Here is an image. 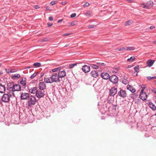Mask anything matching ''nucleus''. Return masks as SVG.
Returning a JSON list of instances; mask_svg holds the SVG:
<instances>
[{
	"instance_id": "1",
	"label": "nucleus",
	"mask_w": 156,
	"mask_h": 156,
	"mask_svg": "<svg viewBox=\"0 0 156 156\" xmlns=\"http://www.w3.org/2000/svg\"><path fill=\"white\" fill-rule=\"evenodd\" d=\"M12 96L14 97V94L13 92H8L6 94H4L1 97V101L4 103H8L10 100V98Z\"/></svg>"
},
{
	"instance_id": "2",
	"label": "nucleus",
	"mask_w": 156,
	"mask_h": 156,
	"mask_svg": "<svg viewBox=\"0 0 156 156\" xmlns=\"http://www.w3.org/2000/svg\"><path fill=\"white\" fill-rule=\"evenodd\" d=\"M10 86V88H11L12 90V91H19L21 90V87L19 84H14L13 83H9L8 84V87Z\"/></svg>"
},
{
	"instance_id": "3",
	"label": "nucleus",
	"mask_w": 156,
	"mask_h": 156,
	"mask_svg": "<svg viewBox=\"0 0 156 156\" xmlns=\"http://www.w3.org/2000/svg\"><path fill=\"white\" fill-rule=\"evenodd\" d=\"M50 78L51 79V81L53 82L58 83L60 81V78L57 73H53L52 74V75Z\"/></svg>"
},
{
	"instance_id": "4",
	"label": "nucleus",
	"mask_w": 156,
	"mask_h": 156,
	"mask_svg": "<svg viewBox=\"0 0 156 156\" xmlns=\"http://www.w3.org/2000/svg\"><path fill=\"white\" fill-rule=\"evenodd\" d=\"M28 98L29 100L28 101V106L30 107L32 105L35 104L36 100L35 97L32 96Z\"/></svg>"
},
{
	"instance_id": "5",
	"label": "nucleus",
	"mask_w": 156,
	"mask_h": 156,
	"mask_svg": "<svg viewBox=\"0 0 156 156\" xmlns=\"http://www.w3.org/2000/svg\"><path fill=\"white\" fill-rule=\"evenodd\" d=\"M109 79L114 84L116 83L118 81V77L114 75L110 76Z\"/></svg>"
},
{
	"instance_id": "6",
	"label": "nucleus",
	"mask_w": 156,
	"mask_h": 156,
	"mask_svg": "<svg viewBox=\"0 0 156 156\" xmlns=\"http://www.w3.org/2000/svg\"><path fill=\"white\" fill-rule=\"evenodd\" d=\"M58 74L60 79L66 76V73L65 70L62 69V67L58 71Z\"/></svg>"
},
{
	"instance_id": "7",
	"label": "nucleus",
	"mask_w": 156,
	"mask_h": 156,
	"mask_svg": "<svg viewBox=\"0 0 156 156\" xmlns=\"http://www.w3.org/2000/svg\"><path fill=\"white\" fill-rule=\"evenodd\" d=\"M117 92V89L115 87H112L109 90V95L110 96H114Z\"/></svg>"
},
{
	"instance_id": "8",
	"label": "nucleus",
	"mask_w": 156,
	"mask_h": 156,
	"mask_svg": "<svg viewBox=\"0 0 156 156\" xmlns=\"http://www.w3.org/2000/svg\"><path fill=\"white\" fill-rule=\"evenodd\" d=\"M118 94L119 96L123 98L126 97L127 95L126 91L122 89H120V90L118 92Z\"/></svg>"
},
{
	"instance_id": "9",
	"label": "nucleus",
	"mask_w": 156,
	"mask_h": 156,
	"mask_svg": "<svg viewBox=\"0 0 156 156\" xmlns=\"http://www.w3.org/2000/svg\"><path fill=\"white\" fill-rule=\"evenodd\" d=\"M140 98L143 101L145 100L147 98V95L145 92H140L139 95Z\"/></svg>"
},
{
	"instance_id": "10",
	"label": "nucleus",
	"mask_w": 156,
	"mask_h": 156,
	"mask_svg": "<svg viewBox=\"0 0 156 156\" xmlns=\"http://www.w3.org/2000/svg\"><path fill=\"white\" fill-rule=\"evenodd\" d=\"M29 97V94L27 93H22L20 95V98L22 100H27Z\"/></svg>"
},
{
	"instance_id": "11",
	"label": "nucleus",
	"mask_w": 156,
	"mask_h": 156,
	"mask_svg": "<svg viewBox=\"0 0 156 156\" xmlns=\"http://www.w3.org/2000/svg\"><path fill=\"white\" fill-rule=\"evenodd\" d=\"M82 69L85 73H88L90 71V66L87 65H84L83 66Z\"/></svg>"
},
{
	"instance_id": "12",
	"label": "nucleus",
	"mask_w": 156,
	"mask_h": 156,
	"mask_svg": "<svg viewBox=\"0 0 156 156\" xmlns=\"http://www.w3.org/2000/svg\"><path fill=\"white\" fill-rule=\"evenodd\" d=\"M101 76L102 78L105 80L109 79L110 77L109 74L106 73H101Z\"/></svg>"
},
{
	"instance_id": "13",
	"label": "nucleus",
	"mask_w": 156,
	"mask_h": 156,
	"mask_svg": "<svg viewBox=\"0 0 156 156\" xmlns=\"http://www.w3.org/2000/svg\"><path fill=\"white\" fill-rule=\"evenodd\" d=\"M39 87L40 90L45 89L46 87V84L44 82H40L39 84Z\"/></svg>"
},
{
	"instance_id": "14",
	"label": "nucleus",
	"mask_w": 156,
	"mask_h": 156,
	"mask_svg": "<svg viewBox=\"0 0 156 156\" xmlns=\"http://www.w3.org/2000/svg\"><path fill=\"white\" fill-rule=\"evenodd\" d=\"M44 92L40 90H37V92L36 94V95L38 98H40L44 96Z\"/></svg>"
},
{
	"instance_id": "15",
	"label": "nucleus",
	"mask_w": 156,
	"mask_h": 156,
	"mask_svg": "<svg viewBox=\"0 0 156 156\" xmlns=\"http://www.w3.org/2000/svg\"><path fill=\"white\" fill-rule=\"evenodd\" d=\"M20 83L22 86H24L26 84V79L24 77H22L20 81Z\"/></svg>"
},
{
	"instance_id": "16",
	"label": "nucleus",
	"mask_w": 156,
	"mask_h": 156,
	"mask_svg": "<svg viewBox=\"0 0 156 156\" xmlns=\"http://www.w3.org/2000/svg\"><path fill=\"white\" fill-rule=\"evenodd\" d=\"M29 92L31 93L36 94L37 91V89L36 87H34L33 88H29Z\"/></svg>"
},
{
	"instance_id": "17",
	"label": "nucleus",
	"mask_w": 156,
	"mask_h": 156,
	"mask_svg": "<svg viewBox=\"0 0 156 156\" xmlns=\"http://www.w3.org/2000/svg\"><path fill=\"white\" fill-rule=\"evenodd\" d=\"M90 75L93 77L96 78L98 76V73L95 70H93L90 73Z\"/></svg>"
},
{
	"instance_id": "18",
	"label": "nucleus",
	"mask_w": 156,
	"mask_h": 156,
	"mask_svg": "<svg viewBox=\"0 0 156 156\" xmlns=\"http://www.w3.org/2000/svg\"><path fill=\"white\" fill-rule=\"evenodd\" d=\"M127 89L133 93H134L136 91V89L133 88L132 86L129 85H127Z\"/></svg>"
},
{
	"instance_id": "19",
	"label": "nucleus",
	"mask_w": 156,
	"mask_h": 156,
	"mask_svg": "<svg viewBox=\"0 0 156 156\" xmlns=\"http://www.w3.org/2000/svg\"><path fill=\"white\" fill-rule=\"evenodd\" d=\"M154 62V60H152L150 59H149L147 61V63L148 67H151L153 64Z\"/></svg>"
},
{
	"instance_id": "20",
	"label": "nucleus",
	"mask_w": 156,
	"mask_h": 156,
	"mask_svg": "<svg viewBox=\"0 0 156 156\" xmlns=\"http://www.w3.org/2000/svg\"><path fill=\"white\" fill-rule=\"evenodd\" d=\"M20 77V76L19 74H12L11 75L12 78L13 80L18 79Z\"/></svg>"
},
{
	"instance_id": "21",
	"label": "nucleus",
	"mask_w": 156,
	"mask_h": 156,
	"mask_svg": "<svg viewBox=\"0 0 156 156\" xmlns=\"http://www.w3.org/2000/svg\"><path fill=\"white\" fill-rule=\"evenodd\" d=\"M5 90V87L4 85L0 84V93H4Z\"/></svg>"
},
{
	"instance_id": "22",
	"label": "nucleus",
	"mask_w": 156,
	"mask_h": 156,
	"mask_svg": "<svg viewBox=\"0 0 156 156\" xmlns=\"http://www.w3.org/2000/svg\"><path fill=\"white\" fill-rule=\"evenodd\" d=\"M149 107L152 110H156V106L151 102H150L148 104Z\"/></svg>"
},
{
	"instance_id": "23",
	"label": "nucleus",
	"mask_w": 156,
	"mask_h": 156,
	"mask_svg": "<svg viewBox=\"0 0 156 156\" xmlns=\"http://www.w3.org/2000/svg\"><path fill=\"white\" fill-rule=\"evenodd\" d=\"M44 82L46 83H52V80L50 77L45 78L44 79Z\"/></svg>"
},
{
	"instance_id": "24",
	"label": "nucleus",
	"mask_w": 156,
	"mask_h": 156,
	"mask_svg": "<svg viewBox=\"0 0 156 156\" xmlns=\"http://www.w3.org/2000/svg\"><path fill=\"white\" fill-rule=\"evenodd\" d=\"M147 6H149V8L150 9L151 7L153 6V3L152 2L150 1H148L146 3Z\"/></svg>"
},
{
	"instance_id": "25",
	"label": "nucleus",
	"mask_w": 156,
	"mask_h": 156,
	"mask_svg": "<svg viewBox=\"0 0 156 156\" xmlns=\"http://www.w3.org/2000/svg\"><path fill=\"white\" fill-rule=\"evenodd\" d=\"M90 67L93 68L94 69H97L99 68L98 66V65L96 64H90Z\"/></svg>"
},
{
	"instance_id": "26",
	"label": "nucleus",
	"mask_w": 156,
	"mask_h": 156,
	"mask_svg": "<svg viewBox=\"0 0 156 156\" xmlns=\"http://www.w3.org/2000/svg\"><path fill=\"white\" fill-rule=\"evenodd\" d=\"M122 82L125 84H126L128 83V81L125 78H123L122 80Z\"/></svg>"
},
{
	"instance_id": "27",
	"label": "nucleus",
	"mask_w": 156,
	"mask_h": 156,
	"mask_svg": "<svg viewBox=\"0 0 156 156\" xmlns=\"http://www.w3.org/2000/svg\"><path fill=\"white\" fill-rule=\"evenodd\" d=\"M135 59V58L134 56H132L130 58L127 59V62H133Z\"/></svg>"
},
{
	"instance_id": "28",
	"label": "nucleus",
	"mask_w": 156,
	"mask_h": 156,
	"mask_svg": "<svg viewBox=\"0 0 156 156\" xmlns=\"http://www.w3.org/2000/svg\"><path fill=\"white\" fill-rule=\"evenodd\" d=\"M135 48L133 47H129L126 48V50L127 51L133 50L135 49Z\"/></svg>"
},
{
	"instance_id": "29",
	"label": "nucleus",
	"mask_w": 156,
	"mask_h": 156,
	"mask_svg": "<svg viewBox=\"0 0 156 156\" xmlns=\"http://www.w3.org/2000/svg\"><path fill=\"white\" fill-rule=\"evenodd\" d=\"M60 69H61V67H59L52 69V71L53 72H56L57 71H59Z\"/></svg>"
},
{
	"instance_id": "30",
	"label": "nucleus",
	"mask_w": 156,
	"mask_h": 156,
	"mask_svg": "<svg viewBox=\"0 0 156 156\" xmlns=\"http://www.w3.org/2000/svg\"><path fill=\"white\" fill-rule=\"evenodd\" d=\"M97 64L99 66L104 67L105 66V64L104 63L97 62Z\"/></svg>"
},
{
	"instance_id": "31",
	"label": "nucleus",
	"mask_w": 156,
	"mask_h": 156,
	"mask_svg": "<svg viewBox=\"0 0 156 156\" xmlns=\"http://www.w3.org/2000/svg\"><path fill=\"white\" fill-rule=\"evenodd\" d=\"M141 87L142 88V89L140 90V92H144V89L147 88L146 85H145L144 84H142L141 85Z\"/></svg>"
},
{
	"instance_id": "32",
	"label": "nucleus",
	"mask_w": 156,
	"mask_h": 156,
	"mask_svg": "<svg viewBox=\"0 0 156 156\" xmlns=\"http://www.w3.org/2000/svg\"><path fill=\"white\" fill-rule=\"evenodd\" d=\"M133 23L132 21L131 20H129L126 23V26H129L130 25Z\"/></svg>"
},
{
	"instance_id": "33",
	"label": "nucleus",
	"mask_w": 156,
	"mask_h": 156,
	"mask_svg": "<svg viewBox=\"0 0 156 156\" xmlns=\"http://www.w3.org/2000/svg\"><path fill=\"white\" fill-rule=\"evenodd\" d=\"M41 64L39 62H35L33 64V66L36 67H39L41 66Z\"/></svg>"
},
{
	"instance_id": "34",
	"label": "nucleus",
	"mask_w": 156,
	"mask_h": 156,
	"mask_svg": "<svg viewBox=\"0 0 156 156\" xmlns=\"http://www.w3.org/2000/svg\"><path fill=\"white\" fill-rule=\"evenodd\" d=\"M147 78L149 80H151L156 79V76H154L153 77L149 76H147Z\"/></svg>"
},
{
	"instance_id": "35",
	"label": "nucleus",
	"mask_w": 156,
	"mask_h": 156,
	"mask_svg": "<svg viewBox=\"0 0 156 156\" xmlns=\"http://www.w3.org/2000/svg\"><path fill=\"white\" fill-rule=\"evenodd\" d=\"M77 63H73L69 65V67L70 68H72L75 66H76Z\"/></svg>"
},
{
	"instance_id": "36",
	"label": "nucleus",
	"mask_w": 156,
	"mask_h": 156,
	"mask_svg": "<svg viewBox=\"0 0 156 156\" xmlns=\"http://www.w3.org/2000/svg\"><path fill=\"white\" fill-rule=\"evenodd\" d=\"M134 70L136 72H138L139 70V66H136L134 68Z\"/></svg>"
},
{
	"instance_id": "37",
	"label": "nucleus",
	"mask_w": 156,
	"mask_h": 156,
	"mask_svg": "<svg viewBox=\"0 0 156 156\" xmlns=\"http://www.w3.org/2000/svg\"><path fill=\"white\" fill-rule=\"evenodd\" d=\"M5 70L6 73H12V71H11V69H6Z\"/></svg>"
},
{
	"instance_id": "38",
	"label": "nucleus",
	"mask_w": 156,
	"mask_h": 156,
	"mask_svg": "<svg viewBox=\"0 0 156 156\" xmlns=\"http://www.w3.org/2000/svg\"><path fill=\"white\" fill-rule=\"evenodd\" d=\"M37 73H35L30 76V78L31 79H33L34 77H35L37 74Z\"/></svg>"
},
{
	"instance_id": "39",
	"label": "nucleus",
	"mask_w": 156,
	"mask_h": 156,
	"mask_svg": "<svg viewBox=\"0 0 156 156\" xmlns=\"http://www.w3.org/2000/svg\"><path fill=\"white\" fill-rule=\"evenodd\" d=\"M76 22L74 21H73L71 23H68V24H70L71 26H73L76 25L75 24Z\"/></svg>"
},
{
	"instance_id": "40",
	"label": "nucleus",
	"mask_w": 156,
	"mask_h": 156,
	"mask_svg": "<svg viewBox=\"0 0 156 156\" xmlns=\"http://www.w3.org/2000/svg\"><path fill=\"white\" fill-rule=\"evenodd\" d=\"M117 49L118 51H122L126 50V48H125L124 47H122V48H118Z\"/></svg>"
},
{
	"instance_id": "41",
	"label": "nucleus",
	"mask_w": 156,
	"mask_h": 156,
	"mask_svg": "<svg viewBox=\"0 0 156 156\" xmlns=\"http://www.w3.org/2000/svg\"><path fill=\"white\" fill-rule=\"evenodd\" d=\"M143 8L146 9H149V6H147L146 4H143Z\"/></svg>"
},
{
	"instance_id": "42",
	"label": "nucleus",
	"mask_w": 156,
	"mask_h": 156,
	"mask_svg": "<svg viewBox=\"0 0 156 156\" xmlns=\"http://www.w3.org/2000/svg\"><path fill=\"white\" fill-rule=\"evenodd\" d=\"M56 1L52 2L50 3V5H54L56 4Z\"/></svg>"
},
{
	"instance_id": "43",
	"label": "nucleus",
	"mask_w": 156,
	"mask_h": 156,
	"mask_svg": "<svg viewBox=\"0 0 156 156\" xmlns=\"http://www.w3.org/2000/svg\"><path fill=\"white\" fill-rule=\"evenodd\" d=\"M90 14H91L90 12L89 11H87V12H86V15L90 16Z\"/></svg>"
},
{
	"instance_id": "44",
	"label": "nucleus",
	"mask_w": 156,
	"mask_h": 156,
	"mask_svg": "<svg viewBox=\"0 0 156 156\" xmlns=\"http://www.w3.org/2000/svg\"><path fill=\"white\" fill-rule=\"evenodd\" d=\"M48 38H44L42 39L41 41L42 42H45L48 41Z\"/></svg>"
},
{
	"instance_id": "45",
	"label": "nucleus",
	"mask_w": 156,
	"mask_h": 156,
	"mask_svg": "<svg viewBox=\"0 0 156 156\" xmlns=\"http://www.w3.org/2000/svg\"><path fill=\"white\" fill-rule=\"evenodd\" d=\"M76 16V13H73V14H72L71 16H70V17L71 18H73V17H75Z\"/></svg>"
},
{
	"instance_id": "46",
	"label": "nucleus",
	"mask_w": 156,
	"mask_h": 156,
	"mask_svg": "<svg viewBox=\"0 0 156 156\" xmlns=\"http://www.w3.org/2000/svg\"><path fill=\"white\" fill-rule=\"evenodd\" d=\"M95 26L93 25H89L88 26V27L89 28H93Z\"/></svg>"
},
{
	"instance_id": "47",
	"label": "nucleus",
	"mask_w": 156,
	"mask_h": 156,
	"mask_svg": "<svg viewBox=\"0 0 156 156\" xmlns=\"http://www.w3.org/2000/svg\"><path fill=\"white\" fill-rule=\"evenodd\" d=\"M89 5V3H88V2H86L84 4L83 6L84 7H87V6H88Z\"/></svg>"
},
{
	"instance_id": "48",
	"label": "nucleus",
	"mask_w": 156,
	"mask_h": 156,
	"mask_svg": "<svg viewBox=\"0 0 156 156\" xmlns=\"http://www.w3.org/2000/svg\"><path fill=\"white\" fill-rule=\"evenodd\" d=\"M70 34V33H65V34H64L63 35V36H67L69 35Z\"/></svg>"
},
{
	"instance_id": "49",
	"label": "nucleus",
	"mask_w": 156,
	"mask_h": 156,
	"mask_svg": "<svg viewBox=\"0 0 156 156\" xmlns=\"http://www.w3.org/2000/svg\"><path fill=\"white\" fill-rule=\"evenodd\" d=\"M47 25H48V27H51V26H52L53 24L52 23H47Z\"/></svg>"
},
{
	"instance_id": "50",
	"label": "nucleus",
	"mask_w": 156,
	"mask_h": 156,
	"mask_svg": "<svg viewBox=\"0 0 156 156\" xmlns=\"http://www.w3.org/2000/svg\"><path fill=\"white\" fill-rule=\"evenodd\" d=\"M17 71V70L16 69H11V71H12V73L16 72Z\"/></svg>"
},
{
	"instance_id": "51",
	"label": "nucleus",
	"mask_w": 156,
	"mask_h": 156,
	"mask_svg": "<svg viewBox=\"0 0 156 156\" xmlns=\"http://www.w3.org/2000/svg\"><path fill=\"white\" fill-rule=\"evenodd\" d=\"M49 20L51 21H52L53 20V17L52 16H50L49 18Z\"/></svg>"
},
{
	"instance_id": "52",
	"label": "nucleus",
	"mask_w": 156,
	"mask_h": 156,
	"mask_svg": "<svg viewBox=\"0 0 156 156\" xmlns=\"http://www.w3.org/2000/svg\"><path fill=\"white\" fill-rule=\"evenodd\" d=\"M34 8H35V9H38L39 8V7L38 5H34Z\"/></svg>"
},
{
	"instance_id": "53",
	"label": "nucleus",
	"mask_w": 156,
	"mask_h": 156,
	"mask_svg": "<svg viewBox=\"0 0 156 156\" xmlns=\"http://www.w3.org/2000/svg\"><path fill=\"white\" fill-rule=\"evenodd\" d=\"M150 29H154V26H151L150 27Z\"/></svg>"
},
{
	"instance_id": "54",
	"label": "nucleus",
	"mask_w": 156,
	"mask_h": 156,
	"mask_svg": "<svg viewBox=\"0 0 156 156\" xmlns=\"http://www.w3.org/2000/svg\"><path fill=\"white\" fill-rule=\"evenodd\" d=\"M62 20H63L62 19L59 20L57 22L58 23H59L60 22H62Z\"/></svg>"
},
{
	"instance_id": "55",
	"label": "nucleus",
	"mask_w": 156,
	"mask_h": 156,
	"mask_svg": "<svg viewBox=\"0 0 156 156\" xmlns=\"http://www.w3.org/2000/svg\"><path fill=\"white\" fill-rule=\"evenodd\" d=\"M153 43L156 44V40L153 41Z\"/></svg>"
},
{
	"instance_id": "56",
	"label": "nucleus",
	"mask_w": 156,
	"mask_h": 156,
	"mask_svg": "<svg viewBox=\"0 0 156 156\" xmlns=\"http://www.w3.org/2000/svg\"><path fill=\"white\" fill-rule=\"evenodd\" d=\"M3 73L2 71H0V75L2 74Z\"/></svg>"
},
{
	"instance_id": "57",
	"label": "nucleus",
	"mask_w": 156,
	"mask_h": 156,
	"mask_svg": "<svg viewBox=\"0 0 156 156\" xmlns=\"http://www.w3.org/2000/svg\"><path fill=\"white\" fill-rule=\"evenodd\" d=\"M127 67L128 68H130L131 67V66L130 65H129Z\"/></svg>"
},
{
	"instance_id": "58",
	"label": "nucleus",
	"mask_w": 156,
	"mask_h": 156,
	"mask_svg": "<svg viewBox=\"0 0 156 156\" xmlns=\"http://www.w3.org/2000/svg\"><path fill=\"white\" fill-rule=\"evenodd\" d=\"M69 45V44H66L65 46L64 47H67Z\"/></svg>"
},
{
	"instance_id": "59",
	"label": "nucleus",
	"mask_w": 156,
	"mask_h": 156,
	"mask_svg": "<svg viewBox=\"0 0 156 156\" xmlns=\"http://www.w3.org/2000/svg\"><path fill=\"white\" fill-rule=\"evenodd\" d=\"M2 105V103L1 101H0V105Z\"/></svg>"
},
{
	"instance_id": "60",
	"label": "nucleus",
	"mask_w": 156,
	"mask_h": 156,
	"mask_svg": "<svg viewBox=\"0 0 156 156\" xmlns=\"http://www.w3.org/2000/svg\"><path fill=\"white\" fill-rule=\"evenodd\" d=\"M43 75H44V74H42V73H41V76H43Z\"/></svg>"
},
{
	"instance_id": "61",
	"label": "nucleus",
	"mask_w": 156,
	"mask_h": 156,
	"mask_svg": "<svg viewBox=\"0 0 156 156\" xmlns=\"http://www.w3.org/2000/svg\"><path fill=\"white\" fill-rule=\"evenodd\" d=\"M62 4L63 5H64V4H65V2H62Z\"/></svg>"
},
{
	"instance_id": "62",
	"label": "nucleus",
	"mask_w": 156,
	"mask_h": 156,
	"mask_svg": "<svg viewBox=\"0 0 156 156\" xmlns=\"http://www.w3.org/2000/svg\"><path fill=\"white\" fill-rule=\"evenodd\" d=\"M10 86H9V87H8V88H9V89H11V88H10ZM9 90H10V89H9Z\"/></svg>"
},
{
	"instance_id": "63",
	"label": "nucleus",
	"mask_w": 156,
	"mask_h": 156,
	"mask_svg": "<svg viewBox=\"0 0 156 156\" xmlns=\"http://www.w3.org/2000/svg\"><path fill=\"white\" fill-rule=\"evenodd\" d=\"M2 64V63H0V67L1 66Z\"/></svg>"
},
{
	"instance_id": "64",
	"label": "nucleus",
	"mask_w": 156,
	"mask_h": 156,
	"mask_svg": "<svg viewBox=\"0 0 156 156\" xmlns=\"http://www.w3.org/2000/svg\"><path fill=\"white\" fill-rule=\"evenodd\" d=\"M137 74H136V76H137Z\"/></svg>"
}]
</instances>
